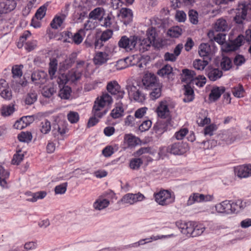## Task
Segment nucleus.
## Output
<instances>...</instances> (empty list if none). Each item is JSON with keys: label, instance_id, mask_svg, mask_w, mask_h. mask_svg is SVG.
<instances>
[{"label": "nucleus", "instance_id": "obj_1", "mask_svg": "<svg viewBox=\"0 0 251 251\" xmlns=\"http://www.w3.org/2000/svg\"><path fill=\"white\" fill-rule=\"evenodd\" d=\"M251 12V3L249 0H243L238 3L236 9V15L234 21L237 24H242L243 21L246 19L247 15Z\"/></svg>", "mask_w": 251, "mask_h": 251}, {"label": "nucleus", "instance_id": "obj_2", "mask_svg": "<svg viewBox=\"0 0 251 251\" xmlns=\"http://www.w3.org/2000/svg\"><path fill=\"white\" fill-rule=\"evenodd\" d=\"M182 81L184 82H191L195 83L199 87H202L206 83V78L202 75L196 76L194 71L184 69L182 71Z\"/></svg>", "mask_w": 251, "mask_h": 251}, {"label": "nucleus", "instance_id": "obj_3", "mask_svg": "<svg viewBox=\"0 0 251 251\" xmlns=\"http://www.w3.org/2000/svg\"><path fill=\"white\" fill-rule=\"evenodd\" d=\"M139 36L136 35L123 36L118 42V46L120 48L125 50L127 51H131L134 49H137Z\"/></svg>", "mask_w": 251, "mask_h": 251}, {"label": "nucleus", "instance_id": "obj_4", "mask_svg": "<svg viewBox=\"0 0 251 251\" xmlns=\"http://www.w3.org/2000/svg\"><path fill=\"white\" fill-rule=\"evenodd\" d=\"M129 97L138 102H142L145 100V95L142 92L143 88L141 86L136 84H128L126 86Z\"/></svg>", "mask_w": 251, "mask_h": 251}, {"label": "nucleus", "instance_id": "obj_5", "mask_svg": "<svg viewBox=\"0 0 251 251\" xmlns=\"http://www.w3.org/2000/svg\"><path fill=\"white\" fill-rule=\"evenodd\" d=\"M112 102V97L106 93H103L100 98H98L95 100L93 106L94 112L97 114L99 110L104 111L105 113L107 110L104 108L106 104H110Z\"/></svg>", "mask_w": 251, "mask_h": 251}, {"label": "nucleus", "instance_id": "obj_6", "mask_svg": "<svg viewBox=\"0 0 251 251\" xmlns=\"http://www.w3.org/2000/svg\"><path fill=\"white\" fill-rule=\"evenodd\" d=\"M155 201L160 205H166L174 201L175 197L168 190H162L154 195Z\"/></svg>", "mask_w": 251, "mask_h": 251}, {"label": "nucleus", "instance_id": "obj_7", "mask_svg": "<svg viewBox=\"0 0 251 251\" xmlns=\"http://www.w3.org/2000/svg\"><path fill=\"white\" fill-rule=\"evenodd\" d=\"M106 89L111 95L115 96V98L117 100L123 98L125 94L124 90H121V87L116 81L108 82Z\"/></svg>", "mask_w": 251, "mask_h": 251}, {"label": "nucleus", "instance_id": "obj_8", "mask_svg": "<svg viewBox=\"0 0 251 251\" xmlns=\"http://www.w3.org/2000/svg\"><path fill=\"white\" fill-rule=\"evenodd\" d=\"M189 150L187 143H175L167 148V151L175 155H180L184 153Z\"/></svg>", "mask_w": 251, "mask_h": 251}, {"label": "nucleus", "instance_id": "obj_9", "mask_svg": "<svg viewBox=\"0 0 251 251\" xmlns=\"http://www.w3.org/2000/svg\"><path fill=\"white\" fill-rule=\"evenodd\" d=\"M213 197L210 195H203L195 193L190 195L187 201V205H191L195 202L209 201L213 200Z\"/></svg>", "mask_w": 251, "mask_h": 251}, {"label": "nucleus", "instance_id": "obj_10", "mask_svg": "<svg viewBox=\"0 0 251 251\" xmlns=\"http://www.w3.org/2000/svg\"><path fill=\"white\" fill-rule=\"evenodd\" d=\"M144 198V196L140 193L135 194L128 193L123 197L122 199L119 201V202L131 205L138 201H142Z\"/></svg>", "mask_w": 251, "mask_h": 251}, {"label": "nucleus", "instance_id": "obj_11", "mask_svg": "<svg viewBox=\"0 0 251 251\" xmlns=\"http://www.w3.org/2000/svg\"><path fill=\"white\" fill-rule=\"evenodd\" d=\"M221 140L226 144H230L240 138L239 134L234 129H229L219 135Z\"/></svg>", "mask_w": 251, "mask_h": 251}, {"label": "nucleus", "instance_id": "obj_12", "mask_svg": "<svg viewBox=\"0 0 251 251\" xmlns=\"http://www.w3.org/2000/svg\"><path fill=\"white\" fill-rule=\"evenodd\" d=\"M142 82L147 89H153L158 84L157 82L156 76L151 73L146 74L142 79Z\"/></svg>", "mask_w": 251, "mask_h": 251}, {"label": "nucleus", "instance_id": "obj_13", "mask_svg": "<svg viewBox=\"0 0 251 251\" xmlns=\"http://www.w3.org/2000/svg\"><path fill=\"white\" fill-rule=\"evenodd\" d=\"M0 96L4 100H9L12 98V92L8 83L3 79H0Z\"/></svg>", "mask_w": 251, "mask_h": 251}, {"label": "nucleus", "instance_id": "obj_14", "mask_svg": "<svg viewBox=\"0 0 251 251\" xmlns=\"http://www.w3.org/2000/svg\"><path fill=\"white\" fill-rule=\"evenodd\" d=\"M110 54L106 51H97L95 53L93 61L97 66H101L110 59Z\"/></svg>", "mask_w": 251, "mask_h": 251}, {"label": "nucleus", "instance_id": "obj_15", "mask_svg": "<svg viewBox=\"0 0 251 251\" xmlns=\"http://www.w3.org/2000/svg\"><path fill=\"white\" fill-rule=\"evenodd\" d=\"M17 6L14 0H0V14L7 13L13 10Z\"/></svg>", "mask_w": 251, "mask_h": 251}, {"label": "nucleus", "instance_id": "obj_16", "mask_svg": "<svg viewBox=\"0 0 251 251\" xmlns=\"http://www.w3.org/2000/svg\"><path fill=\"white\" fill-rule=\"evenodd\" d=\"M232 205L231 201H224L215 205V209L217 212L226 214H232Z\"/></svg>", "mask_w": 251, "mask_h": 251}, {"label": "nucleus", "instance_id": "obj_17", "mask_svg": "<svg viewBox=\"0 0 251 251\" xmlns=\"http://www.w3.org/2000/svg\"><path fill=\"white\" fill-rule=\"evenodd\" d=\"M234 173L240 178L250 176H251V165L237 166L234 168Z\"/></svg>", "mask_w": 251, "mask_h": 251}, {"label": "nucleus", "instance_id": "obj_18", "mask_svg": "<svg viewBox=\"0 0 251 251\" xmlns=\"http://www.w3.org/2000/svg\"><path fill=\"white\" fill-rule=\"evenodd\" d=\"M195 222H188L187 223H177L176 225L181 229V232L188 237H193Z\"/></svg>", "mask_w": 251, "mask_h": 251}, {"label": "nucleus", "instance_id": "obj_19", "mask_svg": "<svg viewBox=\"0 0 251 251\" xmlns=\"http://www.w3.org/2000/svg\"><path fill=\"white\" fill-rule=\"evenodd\" d=\"M183 47L182 44H179L174 49L173 53L166 52L164 56L165 60L172 62L175 61L177 56L180 54Z\"/></svg>", "mask_w": 251, "mask_h": 251}, {"label": "nucleus", "instance_id": "obj_20", "mask_svg": "<svg viewBox=\"0 0 251 251\" xmlns=\"http://www.w3.org/2000/svg\"><path fill=\"white\" fill-rule=\"evenodd\" d=\"M105 14V10L102 7H97L92 10L88 15L89 19L102 21Z\"/></svg>", "mask_w": 251, "mask_h": 251}, {"label": "nucleus", "instance_id": "obj_21", "mask_svg": "<svg viewBox=\"0 0 251 251\" xmlns=\"http://www.w3.org/2000/svg\"><path fill=\"white\" fill-rule=\"evenodd\" d=\"M47 74L44 71H35L32 74L31 79L36 84H43L46 81Z\"/></svg>", "mask_w": 251, "mask_h": 251}, {"label": "nucleus", "instance_id": "obj_22", "mask_svg": "<svg viewBox=\"0 0 251 251\" xmlns=\"http://www.w3.org/2000/svg\"><path fill=\"white\" fill-rule=\"evenodd\" d=\"M93 116L90 118L87 123V126L90 127L96 125L99 122V119L101 118L104 115L106 114L104 111L99 110L97 112V114L94 112V107H93L92 110Z\"/></svg>", "mask_w": 251, "mask_h": 251}, {"label": "nucleus", "instance_id": "obj_23", "mask_svg": "<svg viewBox=\"0 0 251 251\" xmlns=\"http://www.w3.org/2000/svg\"><path fill=\"white\" fill-rule=\"evenodd\" d=\"M157 113L158 116L161 118H166L169 115V110L166 101L160 102L157 108Z\"/></svg>", "mask_w": 251, "mask_h": 251}, {"label": "nucleus", "instance_id": "obj_24", "mask_svg": "<svg viewBox=\"0 0 251 251\" xmlns=\"http://www.w3.org/2000/svg\"><path fill=\"white\" fill-rule=\"evenodd\" d=\"M184 98L183 101L185 102H189L192 101L194 98V90L190 86V84H187L184 85Z\"/></svg>", "mask_w": 251, "mask_h": 251}, {"label": "nucleus", "instance_id": "obj_25", "mask_svg": "<svg viewBox=\"0 0 251 251\" xmlns=\"http://www.w3.org/2000/svg\"><path fill=\"white\" fill-rule=\"evenodd\" d=\"M214 27L216 31H225L229 28L227 22L223 18L216 21Z\"/></svg>", "mask_w": 251, "mask_h": 251}, {"label": "nucleus", "instance_id": "obj_26", "mask_svg": "<svg viewBox=\"0 0 251 251\" xmlns=\"http://www.w3.org/2000/svg\"><path fill=\"white\" fill-rule=\"evenodd\" d=\"M224 87H217L214 88L211 91L209 95V99L213 101H216L220 98L221 95L225 92Z\"/></svg>", "mask_w": 251, "mask_h": 251}, {"label": "nucleus", "instance_id": "obj_27", "mask_svg": "<svg viewBox=\"0 0 251 251\" xmlns=\"http://www.w3.org/2000/svg\"><path fill=\"white\" fill-rule=\"evenodd\" d=\"M124 109L122 103H119L111 111L110 115L113 119L121 118L124 116Z\"/></svg>", "mask_w": 251, "mask_h": 251}, {"label": "nucleus", "instance_id": "obj_28", "mask_svg": "<svg viewBox=\"0 0 251 251\" xmlns=\"http://www.w3.org/2000/svg\"><path fill=\"white\" fill-rule=\"evenodd\" d=\"M26 195L28 196L31 197V198H29L26 199L27 201L35 202L38 199H42L45 198L47 195V193L45 191H39L34 193H32L31 192H27Z\"/></svg>", "mask_w": 251, "mask_h": 251}, {"label": "nucleus", "instance_id": "obj_29", "mask_svg": "<svg viewBox=\"0 0 251 251\" xmlns=\"http://www.w3.org/2000/svg\"><path fill=\"white\" fill-rule=\"evenodd\" d=\"M56 91V89L53 85H49L42 88L41 93L44 97L50 98Z\"/></svg>", "mask_w": 251, "mask_h": 251}, {"label": "nucleus", "instance_id": "obj_30", "mask_svg": "<svg viewBox=\"0 0 251 251\" xmlns=\"http://www.w3.org/2000/svg\"><path fill=\"white\" fill-rule=\"evenodd\" d=\"M209 61L203 58V59H196L193 61V65L197 70L202 71L208 64Z\"/></svg>", "mask_w": 251, "mask_h": 251}, {"label": "nucleus", "instance_id": "obj_31", "mask_svg": "<svg viewBox=\"0 0 251 251\" xmlns=\"http://www.w3.org/2000/svg\"><path fill=\"white\" fill-rule=\"evenodd\" d=\"M152 42L148 39V38L141 39L139 37V41H138L137 49L142 50L143 51L148 50Z\"/></svg>", "mask_w": 251, "mask_h": 251}, {"label": "nucleus", "instance_id": "obj_32", "mask_svg": "<svg viewBox=\"0 0 251 251\" xmlns=\"http://www.w3.org/2000/svg\"><path fill=\"white\" fill-rule=\"evenodd\" d=\"M231 205H232L231 210L232 214H233L244 209L246 206V203L241 200H237L231 202Z\"/></svg>", "mask_w": 251, "mask_h": 251}, {"label": "nucleus", "instance_id": "obj_33", "mask_svg": "<svg viewBox=\"0 0 251 251\" xmlns=\"http://www.w3.org/2000/svg\"><path fill=\"white\" fill-rule=\"evenodd\" d=\"M109 204V201L105 199H99L93 204V207L96 210H101L107 207Z\"/></svg>", "mask_w": 251, "mask_h": 251}, {"label": "nucleus", "instance_id": "obj_34", "mask_svg": "<svg viewBox=\"0 0 251 251\" xmlns=\"http://www.w3.org/2000/svg\"><path fill=\"white\" fill-rule=\"evenodd\" d=\"M223 72L217 68L211 69L208 73L209 79L213 81L221 78Z\"/></svg>", "mask_w": 251, "mask_h": 251}, {"label": "nucleus", "instance_id": "obj_35", "mask_svg": "<svg viewBox=\"0 0 251 251\" xmlns=\"http://www.w3.org/2000/svg\"><path fill=\"white\" fill-rule=\"evenodd\" d=\"M66 16L64 14L61 16H56L51 22L50 26L53 29H57L61 26Z\"/></svg>", "mask_w": 251, "mask_h": 251}, {"label": "nucleus", "instance_id": "obj_36", "mask_svg": "<svg viewBox=\"0 0 251 251\" xmlns=\"http://www.w3.org/2000/svg\"><path fill=\"white\" fill-rule=\"evenodd\" d=\"M211 52L210 46L208 44H201L199 47V54L201 57H207Z\"/></svg>", "mask_w": 251, "mask_h": 251}, {"label": "nucleus", "instance_id": "obj_37", "mask_svg": "<svg viewBox=\"0 0 251 251\" xmlns=\"http://www.w3.org/2000/svg\"><path fill=\"white\" fill-rule=\"evenodd\" d=\"M57 68V60L55 58L50 60L49 63V74L51 79L54 77Z\"/></svg>", "mask_w": 251, "mask_h": 251}, {"label": "nucleus", "instance_id": "obj_38", "mask_svg": "<svg viewBox=\"0 0 251 251\" xmlns=\"http://www.w3.org/2000/svg\"><path fill=\"white\" fill-rule=\"evenodd\" d=\"M182 33V30L179 26H176L171 27L167 31V34L173 38L178 37L181 35Z\"/></svg>", "mask_w": 251, "mask_h": 251}, {"label": "nucleus", "instance_id": "obj_39", "mask_svg": "<svg viewBox=\"0 0 251 251\" xmlns=\"http://www.w3.org/2000/svg\"><path fill=\"white\" fill-rule=\"evenodd\" d=\"M232 93L234 97L240 98L244 96L245 90L242 85L238 84L232 88Z\"/></svg>", "mask_w": 251, "mask_h": 251}, {"label": "nucleus", "instance_id": "obj_40", "mask_svg": "<svg viewBox=\"0 0 251 251\" xmlns=\"http://www.w3.org/2000/svg\"><path fill=\"white\" fill-rule=\"evenodd\" d=\"M51 129L50 122L47 120L42 121L40 125V130L43 134L48 133Z\"/></svg>", "mask_w": 251, "mask_h": 251}, {"label": "nucleus", "instance_id": "obj_41", "mask_svg": "<svg viewBox=\"0 0 251 251\" xmlns=\"http://www.w3.org/2000/svg\"><path fill=\"white\" fill-rule=\"evenodd\" d=\"M173 68L170 65L164 66L161 69L158 71L157 74L159 75L165 77L172 74Z\"/></svg>", "mask_w": 251, "mask_h": 251}, {"label": "nucleus", "instance_id": "obj_42", "mask_svg": "<svg viewBox=\"0 0 251 251\" xmlns=\"http://www.w3.org/2000/svg\"><path fill=\"white\" fill-rule=\"evenodd\" d=\"M71 88L68 86H64L62 89H60L59 96L62 99H69L71 93Z\"/></svg>", "mask_w": 251, "mask_h": 251}, {"label": "nucleus", "instance_id": "obj_43", "mask_svg": "<svg viewBox=\"0 0 251 251\" xmlns=\"http://www.w3.org/2000/svg\"><path fill=\"white\" fill-rule=\"evenodd\" d=\"M32 138V136L30 132H22L18 135V140L22 142L29 143Z\"/></svg>", "mask_w": 251, "mask_h": 251}, {"label": "nucleus", "instance_id": "obj_44", "mask_svg": "<svg viewBox=\"0 0 251 251\" xmlns=\"http://www.w3.org/2000/svg\"><path fill=\"white\" fill-rule=\"evenodd\" d=\"M220 66L224 71H228L232 67V63L230 59L227 57H224L221 60Z\"/></svg>", "mask_w": 251, "mask_h": 251}, {"label": "nucleus", "instance_id": "obj_45", "mask_svg": "<svg viewBox=\"0 0 251 251\" xmlns=\"http://www.w3.org/2000/svg\"><path fill=\"white\" fill-rule=\"evenodd\" d=\"M85 34L84 29H80L79 31L75 33L72 37V41L76 45L80 44L83 40L82 35Z\"/></svg>", "mask_w": 251, "mask_h": 251}, {"label": "nucleus", "instance_id": "obj_46", "mask_svg": "<svg viewBox=\"0 0 251 251\" xmlns=\"http://www.w3.org/2000/svg\"><path fill=\"white\" fill-rule=\"evenodd\" d=\"M244 40V36L242 35H239L232 43L231 50H235L241 46Z\"/></svg>", "mask_w": 251, "mask_h": 251}, {"label": "nucleus", "instance_id": "obj_47", "mask_svg": "<svg viewBox=\"0 0 251 251\" xmlns=\"http://www.w3.org/2000/svg\"><path fill=\"white\" fill-rule=\"evenodd\" d=\"M124 139L129 147H134L138 144V139L130 134L126 135Z\"/></svg>", "mask_w": 251, "mask_h": 251}, {"label": "nucleus", "instance_id": "obj_48", "mask_svg": "<svg viewBox=\"0 0 251 251\" xmlns=\"http://www.w3.org/2000/svg\"><path fill=\"white\" fill-rule=\"evenodd\" d=\"M121 16L126 19L127 22H129L132 19V12L129 9L123 8L121 10Z\"/></svg>", "mask_w": 251, "mask_h": 251}, {"label": "nucleus", "instance_id": "obj_49", "mask_svg": "<svg viewBox=\"0 0 251 251\" xmlns=\"http://www.w3.org/2000/svg\"><path fill=\"white\" fill-rule=\"evenodd\" d=\"M37 98V93L33 90L31 91L27 95L25 102L27 104H31L33 103L36 100Z\"/></svg>", "mask_w": 251, "mask_h": 251}, {"label": "nucleus", "instance_id": "obj_50", "mask_svg": "<svg viewBox=\"0 0 251 251\" xmlns=\"http://www.w3.org/2000/svg\"><path fill=\"white\" fill-rule=\"evenodd\" d=\"M82 73L78 71H72L68 75V79L72 82L77 81L81 78Z\"/></svg>", "mask_w": 251, "mask_h": 251}, {"label": "nucleus", "instance_id": "obj_51", "mask_svg": "<svg viewBox=\"0 0 251 251\" xmlns=\"http://www.w3.org/2000/svg\"><path fill=\"white\" fill-rule=\"evenodd\" d=\"M194 226L192 237L201 235L205 230V227L202 225L197 224L195 222L194 224Z\"/></svg>", "mask_w": 251, "mask_h": 251}, {"label": "nucleus", "instance_id": "obj_52", "mask_svg": "<svg viewBox=\"0 0 251 251\" xmlns=\"http://www.w3.org/2000/svg\"><path fill=\"white\" fill-rule=\"evenodd\" d=\"M47 5L44 4L40 7L37 10L35 16L37 19H42L46 15Z\"/></svg>", "mask_w": 251, "mask_h": 251}, {"label": "nucleus", "instance_id": "obj_53", "mask_svg": "<svg viewBox=\"0 0 251 251\" xmlns=\"http://www.w3.org/2000/svg\"><path fill=\"white\" fill-rule=\"evenodd\" d=\"M14 111V105H4L1 108V115L3 116H8Z\"/></svg>", "mask_w": 251, "mask_h": 251}, {"label": "nucleus", "instance_id": "obj_54", "mask_svg": "<svg viewBox=\"0 0 251 251\" xmlns=\"http://www.w3.org/2000/svg\"><path fill=\"white\" fill-rule=\"evenodd\" d=\"M76 56L75 54H72L69 58L65 60L63 65L65 69H68L72 67L73 64L75 62Z\"/></svg>", "mask_w": 251, "mask_h": 251}, {"label": "nucleus", "instance_id": "obj_55", "mask_svg": "<svg viewBox=\"0 0 251 251\" xmlns=\"http://www.w3.org/2000/svg\"><path fill=\"white\" fill-rule=\"evenodd\" d=\"M52 132L54 137L58 134L63 135L66 133V128L64 127H61L58 125H54Z\"/></svg>", "mask_w": 251, "mask_h": 251}, {"label": "nucleus", "instance_id": "obj_56", "mask_svg": "<svg viewBox=\"0 0 251 251\" xmlns=\"http://www.w3.org/2000/svg\"><path fill=\"white\" fill-rule=\"evenodd\" d=\"M152 90V91L150 93L151 99L152 100H155L159 98L161 95V89L159 88L158 84L157 86L154 87L153 89H150Z\"/></svg>", "mask_w": 251, "mask_h": 251}, {"label": "nucleus", "instance_id": "obj_57", "mask_svg": "<svg viewBox=\"0 0 251 251\" xmlns=\"http://www.w3.org/2000/svg\"><path fill=\"white\" fill-rule=\"evenodd\" d=\"M142 164L143 161L141 158H136L130 160L129 166L133 170H137Z\"/></svg>", "mask_w": 251, "mask_h": 251}, {"label": "nucleus", "instance_id": "obj_58", "mask_svg": "<svg viewBox=\"0 0 251 251\" xmlns=\"http://www.w3.org/2000/svg\"><path fill=\"white\" fill-rule=\"evenodd\" d=\"M24 154L21 153V151H19L13 156L12 160V163L15 165H19L20 163L23 160Z\"/></svg>", "mask_w": 251, "mask_h": 251}, {"label": "nucleus", "instance_id": "obj_59", "mask_svg": "<svg viewBox=\"0 0 251 251\" xmlns=\"http://www.w3.org/2000/svg\"><path fill=\"white\" fill-rule=\"evenodd\" d=\"M67 183L65 182L56 186L54 188L55 193L56 194H64L67 190Z\"/></svg>", "mask_w": 251, "mask_h": 251}, {"label": "nucleus", "instance_id": "obj_60", "mask_svg": "<svg viewBox=\"0 0 251 251\" xmlns=\"http://www.w3.org/2000/svg\"><path fill=\"white\" fill-rule=\"evenodd\" d=\"M127 59L128 58H126L124 59H120L117 61L116 64L114 65L116 70H120L127 68L128 67V64L126 62Z\"/></svg>", "mask_w": 251, "mask_h": 251}, {"label": "nucleus", "instance_id": "obj_61", "mask_svg": "<svg viewBox=\"0 0 251 251\" xmlns=\"http://www.w3.org/2000/svg\"><path fill=\"white\" fill-rule=\"evenodd\" d=\"M189 20L191 23L197 24L198 22V13L194 10H190L188 13Z\"/></svg>", "mask_w": 251, "mask_h": 251}, {"label": "nucleus", "instance_id": "obj_62", "mask_svg": "<svg viewBox=\"0 0 251 251\" xmlns=\"http://www.w3.org/2000/svg\"><path fill=\"white\" fill-rule=\"evenodd\" d=\"M100 22V25L105 27H110L112 25L111 15L108 14L106 17L103 18L102 21Z\"/></svg>", "mask_w": 251, "mask_h": 251}, {"label": "nucleus", "instance_id": "obj_63", "mask_svg": "<svg viewBox=\"0 0 251 251\" xmlns=\"http://www.w3.org/2000/svg\"><path fill=\"white\" fill-rule=\"evenodd\" d=\"M147 38L153 42L155 39V29L152 27L148 29L146 32Z\"/></svg>", "mask_w": 251, "mask_h": 251}, {"label": "nucleus", "instance_id": "obj_64", "mask_svg": "<svg viewBox=\"0 0 251 251\" xmlns=\"http://www.w3.org/2000/svg\"><path fill=\"white\" fill-rule=\"evenodd\" d=\"M68 119L71 123H75L79 120L78 114L75 112H70L68 114Z\"/></svg>", "mask_w": 251, "mask_h": 251}]
</instances>
